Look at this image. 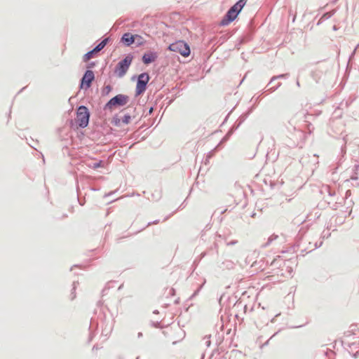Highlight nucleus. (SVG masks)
<instances>
[{
	"instance_id": "nucleus-1",
	"label": "nucleus",
	"mask_w": 359,
	"mask_h": 359,
	"mask_svg": "<svg viewBox=\"0 0 359 359\" xmlns=\"http://www.w3.org/2000/svg\"><path fill=\"white\" fill-rule=\"evenodd\" d=\"M247 1L248 0H238L231 6L219 22V25L223 27L227 26L234 21L245 6Z\"/></svg>"
},
{
	"instance_id": "nucleus-2",
	"label": "nucleus",
	"mask_w": 359,
	"mask_h": 359,
	"mask_svg": "<svg viewBox=\"0 0 359 359\" xmlns=\"http://www.w3.org/2000/svg\"><path fill=\"white\" fill-rule=\"evenodd\" d=\"M150 76L148 72H142L138 75H134L131 80L134 81L137 80L136 87H135V96L137 97L140 95H142L147 90L148 83L150 81Z\"/></svg>"
},
{
	"instance_id": "nucleus-3",
	"label": "nucleus",
	"mask_w": 359,
	"mask_h": 359,
	"mask_svg": "<svg viewBox=\"0 0 359 359\" xmlns=\"http://www.w3.org/2000/svg\"><path fill=\"white\" fill-rule=\"evenodd\" d=\"M130 97L127 95L118 94L111 97L103 107L104 111H112L115 108L124 107L129 102Z\"/></svg>"
},
{
	"instance_id": "nucleus-4",
	"label": "nucleus",
	"mask_w": 359,
	"mask_h": 359,
	"mask_svg": "<svg viewBox=\"0 0 359 359\" xmlns=\"http://www.w3.org/2000/svg\"><path fill=\"white\" fill-rule=\"evenodd\" d=\"M133 58V55L128 53L116 64L114 68V73L118 77L122 78L126 75Z\"/></svg>"
},
{
	"instance_id": "nucleus-5",
	"label": "nucleus",
	"mask_w": 359,
	"mask_h": 359,
	"mask_svg": "<svg viewBox=\"0 0 359 359\" xmlns=\"http://www.w3.org/2000/svg\"><path fill=\"white\" fill-rule=\"evenodd\" d=\"M76 121L81 128H86L90 121V112L88 108L85 105H80L76 109Z\"/></svg>"
},
{
	"instance_id": "nucleus-6",
	"label": "nucleus",
	"mask_w": 359,
	"mask_h": 359,
	"mask_svg": "<svg viewBox=\"0 0 359 359\" xmlns=\"http://www.w3.org/2000/svg\"><path fill=\"white\" fill-rule=\"evenodd\" d=\"M99 325L102 327V334L107 336L113 329L114 323L111 317L107 318L106 314L102 312L98 316V320L95 323V327H97Z\"/></svg>"
},
{
	"instance_id": "nucleus-7",
	"label": "nucleus",
	"mask_w": 359,
	"mask_h": 359,
	"mask_svg": "<svg viewBox=\"0 0 359 359\" xmlns=\"http://www.w3.org/2000/svg\"><path fill=\"white\" fill-rule=\"evenodd\" d=\"M168 49L172 52L179 53L182 56L187 57L191 54L189 45L184 41L180 40L170 43Z\"/></svg>"
},
{
	"instance_id": "nucleus-8",
	"label": "nucleus",
	"mask_w": 359,
	"mask_h": 359,
	"mask_svg": "<svg viewBox=\"0 0 359 359\" xmlns=\"http://www.w3.org/2000/svg\"><path fill=\"white\" fill-rule=\"evenodd\" d=\"M95 80V74L91 69H86L79 81V88L87 90Z\"/></svg>"
},
{
	"instance_id": "nucleus-9",
	"label": "nucleus",
	"mask_w": 359,
	"mask_h": 359,
	"mask_svg": "<svg viewBox=\"0 0 359 359\" xmlns=\"http://www.w3.org/2000/svg\"><path fill=\"white\" fill-rule=\"evenodd\" d=\"M158 57V53L154 50L147 51L142 56V62L144 65H148L155 62Z\"/></svg>"
},
{
	"instance_id": "nucleus-10",
	"label": "nucleus",
	"mask_w": 359,
	"mask_h": 359,
	"mask_svg": "<svg viewBox=\"0 0 359 359\" xmlns=\"http://www.w3.org/2000/svg\"><path fill=\"white\" fill-rule=\"evenodd\" d=\"M120 42L126 47L133 45L135 42V34L130 32L124 33L120 39Z\"/></svg>"
},
{
	"instance_id": "nucleus-11",
	"label": "nucleus",
	"mask_w": 359,
	"mask_h": 359,
	"mask_svg": "<svg viewBox=\"0 0 359 359\" xmlns=\"http://www.w3.org/2000/svg\"><path fill=\"white\" fill-rule=\"evenodd\" d=\"M254 108H255V106L251 107L247 112L241 114L239 116V118L237 119V121L232 126L234 128V130H237L241 126V125L245 121V119L248 118V116L252 113Z\"/></svg>"
},
{
	"instance_id": "nucleus-12",
	"label": "nucleus",
	"mask_w": 359,
	"mask_h": 359,
	"mask_svg": "<svg viewBox=\"0 0 359 359\" xmlns=\"http://www.w3.org/2000/svg\"><path fill=\"white\" fill-rule=\"evenodd\" d=\"M110 40V37L104 38L94 47V48L99 53L107 45Z\"/></svg>"
},
{
	"instance_id": "nucleus-13",
	"label": "nucleus",
	"mask_w": 359,
	"mask_h": 359,
	"mask_svg": "<svg viewBox=\"0 0 359 359\" xmlns=\"http://www.w3.org/2000/svg\"><path fill=\"white\" fill-rule=\"evenodd\" d=\"M97 53L98 52L93 48L83 55V62H87L90 58L95 57Z\"/></svg>"
},
{
	"instance_id": "nucleus-14",
	"label": "nucleus",
	"mask_w": 359,
	"mask_h": 359,
	"mask_svg": "<svg viewBox=\"0 0 359 359\" xmlns=\"http://www.w3.org/2000/svg\"><path fill=\"white\" fill-rule=\"evenodd\" d=\"M252 38V34L250 33H248L245 36H241L239 39H238V42L237 44H236V47L239 49V46H241L242 44L248 42V41H250Z\"/></svg>"
},
{
	"instance_id": "nucleus-15",
	"label": "nucleus",
	"mask_w": 359,
	"mask_h": 359,
	"mask_svg": "<svg viewBox=\"0 0 359 359\" xmlns=\"http://www.w3.org/2000/svg\"><path fill=\"white\" fill-rule=\"evenodd\" d=\"M236 130H234V128L232 126L226 133V134L223 137L221 141L218 143L217 146L221 147L222 144L226 142Z\"/></svg>"
},
{
	"instance_id": "nucleus-16",
	"label": "nucleus",
	"mask_w": 359,
	"mask_h": 359,
	"mask_svg": "<svg viewBox=\"0 0 359 359\" xmlns=\"http://www.w3.org/2000/svg\"><path fill=\"white\" fill-rule=\"evenodd\" d=\"M145 40L144 38L139 35V34H135V42L134 44L136 47H140L141 46H143L145 43Z\"/></svg>"
},
{
	"instance_id": "nucleus-17",
	"label": "nucleus",
	"mask_w": 359,
	"mask_h": 359,
	"mask_svg": "<svg viewBox=\"0 0 359 359\" xmlns=\"http://www.w3.org/2000/svg\"><path fill=\"white\" fill-rule=\"evenodd\" d=\"M334 13V11L332 12H326L323 14V15L320 17V20L317 22V25H320L323 21L330 18Z\"/></svg>"
},
{
	"instance_id": "nucleus-18",
	"label": "nucleus",
	"mask_w": 359,
	"mask_h": 359,
	"mask_svg": "<svg viewBox=\"0 0 359 359\" xmlns=\"http://www.w3.org/2000/svg\"><path fill=\"white\" fill-rule=\"evenodd\" d=\"M289 75L290 74L288 73H285V74H278L276 76H273L271 78L268 85L272 83L274 81L279 79H286L289 77Z\"/></svg>"
},
{
	"instance_id": "nucleus-19",
	"label": "nucleus",
	"mask_w": 359,
	"mask_h": 359,
	"mask_svg": "<svg viewBox=\"0 0 359 359\" xmlns=\"http://www.w3.org/2000/svg\"><path fill=\"white\" fill-rule=\"evenodd\" d=\"M358 169H359V163L355 164L352 169V174L350 177L351 180H357L358 179Z\"/></svg>"
},
{
	"instance_id": "nucleus-20",
	"label": "nucleus",
	"mask_w": 359,
	"mask_h": 359,
	"mask_svg": "<svg viewBox=\"0 0 359 359\" xmlns=\"http://www.w3.org/2000/svg\"><path fill=\"white\" fill-rule=\"evenodd\" d=\"M358 330V327H357V325L355 324H352L351 326H350V330H348V331H346L344 334L346 337H350L353 334H355V332Z\"/></svg>"
},
{
	"instance_id": "nucleus-21",
	"label": "nucleus",
	"mask_w": 359,
	"mask_h": 359,
	"mask_svg": "<svg viewBox=\"0 0 359 359\" xmlns=\"http://www.w3.org/2000/svg\"><path fill=\"white\" fill-rule=\"evenodd\" d=\"M121 123V118H119L118 114H115L111 120V123L116 127H120Z\"/></svg>"
},
{
	"instance_id": "nucleus-22",
	"label": "nucleus",
	"mask_w": 359,
	"mask_h": 359,
	"mask_svg": "<svg viewBox=\"0 0 359 359\" xmlns=\"http://www.w3.org/2000/svg\"><path fill=\"white\" fill-rule=\"evenodd\" d=\"M113 88L111 85H107L101 90V95L102 97L107 96L112 90Z\"/></svg>"
},
{
	"instance_id": "nucleus-23",
	"label": "nucleus",
	"mask_w": 359,
	"mask_h": 359,
	"mask_svg": "<svg viewBox=\"0 0 359 359\" xmlns=\"http://www.w3.org/2000/svg\"><path fill=\"white\" fill-rule=\"evenodd\" d=\"M278 235H276L275 233L272 234L271 236H270L269 237L267 242L266 243L263 244L262 247V248L268 247L272 243V241L276 240L278 238Z\"/></svg>"
},
{
	"instance_id": "nucleus-24",
	"label": "nucleus",
	"mask_w": 359,
	"mask_h": 359,
	"mask_svg": "<svg viewBox=\"0 0 359 359\" xmlns=\"http://www.w3.org/2000/svg\"><path fill=\"white\" fill-rule=\"evenodd\" d=\"M89 167L93 169H97L98 168H102L104 167V161L102 160H100L97 162L93 163L92 164L89 165Z\"/></svg>"
},
{
	"instance_id": "nucleus-25",
	"label": "nucleus",
	"mask_w": 359,
	"mask_h": 359,
	"mask_svg": "<svg viewBox=\"0 0 359 359\" xmlns=\"http://www.w3.org/2000/svg\"><path fill=\"white\" fill-rule=\"evenodd\" d=\"M221 268H226L228 269H232L233 267V262L230 260H226L222 263Z\"/></svg>"
},
{
	"instance_id": "nucleus-26",
	"label": "nucleus",
	"mask_w": 359,
	"mask_h": 359,
	"mask_svg": "<svg viewBox=\"0 0 359 359\" xmlns=\"http://www.w3.org/2000/svg\"><path fill=\"white\" fill-rule=\"evenodd\" d=\"M77 285H79V282L78 281H74L73 282V287H72V292H71V294H70V299L72 301L74 300L76 298V289Z\"/></svg>"
},
{
	"instance_id": "nucleus-27",
	"label": "nucleus",
	"mask_w": 359,
	"mask_h": 359,
	"mask_svg": "<svg viewBox=\"0 0 359 359\" xmlns=\"http://www.w3.org/2000/svg\"><path fill=\"white\" fill-rule=\"evenodd\" d=\"M130 120H131V116L129 114H125L121 118V122H122V123H123L125 125H128L130 122Z\"/></svg>"
},
{
	"instance_id": "nucleus-28",
	"label": "nucleus",
	"mask_w": 359,
	"mask_h": 359,
	"mask_svg": "<svg viewBox=\"0 0 359 359\" xmlns=\"http://www.w3.org/2000/svg\"><path fill=\"white\" fill-rule=\"evenodd\" d=\"M151 197L155 201H158L161 198V192L156 191L151 194Z\"/></svg>"
},
{
	"instance_id": "nucleus-29",
	"label": "nucleus",
	"mask_w": 359,
	"mask_h": 359,
	"mask_svg": "<svg viewBox=\"0 0 359 359\" xmlns=\"http://www.w3.org/2000/svg\"><path fill=\"white\" fill-rule=\"evenodd\" d=\"M219 148H220V147H219V146H217H217H216V147H215L212 150H211L210 151H209V152H208V155H207V159H208V158H212V157L214 156V154H215V151H217V150H219Z\"/></svg>"
},
{
	"instance_id": "nucleus-30",
	"label": "nucleus",
	"mask_w": 359,
	"mask_h": 359,
	"mask_svg": "<svg viewBox=\"0 0 359 359\" xmlns=\"http://www.w3.org/2000/svg\"><path fill=\"white\" fill-rule=\"evenodd\" d=\"M281 84L282 83L280 82H278V83H276V85L275 86L268 88L266 90V91L271 93L274 92L275 90H276L279 87H280Z\"/></svg>"
},
{
	"instance_id": "nucleus-31",
	"label": "nucleus",
	"mask_w": 359,
	"mask_h": 359,
	"mask_svg": "<svg viewBox=\"0 0 359 359\" xmlns=\"http://www.w3.org/2000/svg\"><path fill=\"white\" fill-rule=\"evenodd\" d=\"M94 323H95V320L94 318H91V320H90V327H89V330H92L93 326H94ZM93 337V334L92 333V331H90V337H89V341H91Z\"/></svg>"
},
{
	"instance_id": "nucleus-32",
	"label": "nucleus",
	"mask_w": 359,
	"mask_h": 359,
	"mask_svg": "<svg viewBox=\"0 0 359 359\" xmlns=\"http://www.w3.org/2000/svg\"><path fill=\"white\" fill-rule=\"evenodd\" d=\"M219 353L217 351H213L210 355V359H223V357H219Z\"/></svg>"
},
{
	"instance_id": "nucleus-33",
	"label": "nucleus",
	"mask_w": 359,
	"mask_h": 359,
	"mask_svg": "<svg viewBox=\"0 0 359 359\" xmlns=\"http://www.w3.org/2000/svg\"><path fill=\"white\" fill-rule=\"evenodd\" d=\"M96 65V62L92 61L87 64L86 69H91Z\"/></svg>"
},
{
	"instance_id": "nucleus-34",
	"label": "nucleus",
	"mask_w": 359,
	"mask_h": 359,
	"mask_svg": "<svg viewBox=\"0 0 359 359\" xmlns=\"http://www.w3.org/2000/svg\"><path fill=\"white\" fill-rule=\"evenodd\" d=\"M210 336H205L204 337L205 344L208 347H209L211 344V341H210Z\"/></svg>"
},
{
	"instance_id": "nucleus-35",
	"label": "nucleus",
	"mask_w": 359,
	"mask_h": 359,
	"mask_svg": "<svg viewBox=\"0 0 359 359\" xmlns=\"http://www.w3.org/2000/svg\"><path fill=\"white\" fill-rule=\"evenodd\" d=\"M151 325L154 327L159 328V327H161V323L158 321H156V322L151 321Z\"/></svg>"
},
{
	"instance_id": "nucleus-36",
	"label": "nucleus",
	"mask_w": 359,
	"mask_h": 359,
	"mask_svg": "<svg viewBox=\"0 0 359 359\" xmlns=\"http://www.w3.org/2000/svg\"><path fill=\"white\" fill-rule=\"evenodd\" d=\"M328 195L330 196H334L336 195V192L334 190H332L329 187H327Z\"/></svg>"
},
{
	"instance_id": "nucleus-37",
	"label": "nucleus",
	"mask_w": 359,
	"mask_h": 359,
	"mask_svg": "<svg viewBox=\"0 0 359 359\" xmlns=\"http://www.w3.org/2000/svg\"><path fill=\"white\" fill-rule=\"evenodd\" d=\"M159 223V219H156V220H154L153 222H148L147 226H151V224H157Z\"/></svg>"
},
{
	"instance_id": "nucleus-38",
	"label": "nucleus",
	"mask_w": 359,
	"mask_h": 359,
	"mask_svg": "<svg viewBox=\"0 0 359 359\" xmlns=\"http://www.w3.org/2000/svg\"><path fill=\"white\" fill-rule=\"evenodd\" d=\"M355 53H356V48H354L353 51L351 53V54L349 56V58H348L349 61L354 57Z\"/></svg>"
},
{
	"instance_id": "nucleus-39",
	"label": "nucleus",
	"mask_w": 359,
	"mask_h": 359,
	"mask_svg": "<svg viewBox=\"0 0 359 359\" xmlns=\"http://www.w3.org/2000/svg\"><path fill=\"white\" fill-rule=\"evenodd\" d=\"M154 107H151L149 109L148 112L145 114V116H147L148 115L151 114H152V112L154 111Z\"/></svg>"
},
{
	"instance_id": "nucleus-40",
	"label": "nucleus",
	"mask_w": 359,
	"mask_h": 359,
	"mask_svg": "<svg viewBox=\"0 0 359 359\" xmlns=\"http://www.w3.org/2000/svg\"><path fill=\"white\" fill-rule=\"evenodd\" d=\"M351 195V190H347L345 194V199L346 200Z\"/></svg>"
},
{
	"instance_id": "nucleus-41",
	"label": "nucleus",
	"mask_w": 359,
	"mask_h": 359,
	"mask_svg": "<svg viewBox=\"0 0 359 359\" xmlns=\"http://www.w3.org/2000/svg\"><path fill=\"white\" fill-rule=\"evenodd\" d=\"M201 287H202V285H201V286H200V287H198V289H197V290L194 292V294H192L191 297H195L196 295H197V294H198V293L199 292V291L201 290Z\"/></svg>"
},
{
	"instance_id": "nucleus-42",
	"label": "nucleus",
	"mask_w": 359,
	"mask_h": 359,
	"mask_svg": "<svg viewBox=\"0 0 359 359\" xmlns=\"http://www.w3.org/2000/svg\"><path fill=\"white\" fill-rule=\"evenodd\" d=\"M276 262H277V259H274L271 262V266H277Z\"/></svg>"
},
{
	"instance_id": "nucleus-43",
	"label": "nucleus",
	"mask_w": 359,
	"mask_h": 359,
	"mask_svg": "<svg viewBox=\"0 0 359 359\" xmlns=\"http://www.w3.org/2000/svg\"><path fill=\"white\" fill-rule=\"evenodd\" d=\"M236 243H237V241H231L229 243H228L227 245H235Z\"/></svg>"
},
{
	"instance_id": "nucleus-44",
	"label": "nucleus",
	"mask_w": 359,
	"mask_h": 359,
	"mask_svg": "<svg viewBox=\"0 0 359 359\" xmlns=\"http://www.w3.org/2000/svg\"><path fill=\"white\" fill-rule=\"evenodd\" d=\"M78 201L79 203V204L83 206L84 205V201H81L79 197L78 196Z\"/></svg>"
},
{
	"instance_id": "nucleus-45",
	"label": "nucleus",
	"mask_w": 359,
	"mask_h": 359,
	"mask_svg": "<svg viewBox=\"0 0 359 359\" xmlns=\"http://www.w3.org/2000/svg\"><path fill=\"white\" fill-rule=\"evenodd\" d=\"M106 290H107V288H106V287H105V288H104V289L102 290V295H104V294H105V292H106Z\"/></svg>"
},
{
	"instance_id": "nucleus-46",
	"label": "nucleus",
	"mask_w": 359,
	"mask_h": 359,
	"mask_svg": "<svg viewBox=\"0 0 359 359\" xmlns=\"http://www.w3.org/2000/svg\"><path fill=\"white\" fill-rule=\"evenodd\" d=\"M137 337H138V338H140L141 337H142V332H139L138 334H137Z\"/></svg>"
},
{
	"instance_id": "nucleus-47",
	"label": "nucleus",
	"mask_w": 359,
	"mask_h": 359,
	"mask_svg": "<svg viewBox=\"0 0 359 359\" xmlns=\"http://www.w3.org/2000/svg\"><path fill=\"white\" fill-rule=\"evenodd\" d=\"M206 253L205 252H203L201 255V257H204L205 256Z\"/></svg>"
},
{
	"instance_id": "nucleus-48",
	"label": "nucleus",
	"mask_w": 359,
	"mask_h": 359,
	"mask_svg": "<svg viewBox=\"0 0 359 359\" xmlns=\"http://www.w3.org/2000/svg\"><path fill=\"white\" fill-rule=\"evenodd\" d=\"M333 30H334V31L337 30V27L336 25L333 26Z\"/></svg>"
},
{
	"instance_id": "nucleus-49",
	"label": "nucleus",
	"mask_w": 359,
	"mask_h": 359,
	"mask_svg": "<svg viewBox=\"0 0 359 359\" xmlns=\"http://www.w3.org/2000/svg\"><path fill=\"white\" fill-rule=\"evenodd\" d=\"M296 84L298 87L300 86V83H299V81L297 80V82H296Z\"/></svg>"
},
{
	"instance_id": "nucleus-50",
	"label": "nucleus",
	"mask_w": 359,
	"mask_h": 359,
	"mask_svg": "<svg viewBox=\"0 0 359 359\" xmlns=\"http://www.w3.org/2000/svg\"><path fill=\"white\" fill-rule=\"evenodd\" d=\"M153 313H155V314H157V313H158V310H154Z\"/></svg>"
},
{
	"instance_id": "nucleus-51",
	"label": "nucleus",
	"mask_w": 359,
	"mask_h": 359,
	"mask_svg": "<svg viewBox=\"0 0 359 359\" xmlns=\"http://www.w3.org/2000/svg\"><path fill=\"white\" fill-rule=\"evenodd\" d=\"M229 114H230V113H229L228 115H226L224 121L227 119V118L229 117Z\"/></svg>"
},
{
	"instance_id": "nucleus-52",
	"label": "nucleus",
	"mask_w": 359,
	"mask_h": 359,
	"mask_svg": "<svg viewBox=\"0 0 359 359\" xmlns=\"http://www.w3.org/2000/svg\"><path fill=\"white\" fill-rule=\"evenodd\" d=\"M298 133H300V135L302 134V131L301 130H298Z\"/></svg>"
},
{
	"instance_id": "nucleus-53",
	"label": "nucleus",
	"mask_w": 359,
	"mask_h": 359,
	"mask_svg": "<svg viewBox=\"0 0 359 359\" xmlns=\"http://www.w3.org/2000/svg\"><path fill=\"white\" fill-rule=\"evenodd\" d=\"M358 353L357 352V353H355L353 355V356L355 358V357H357V355H358Z\"/></svg>"
},
{
	"instance_id": "nucleus-54",
	"label": "nucleus",
	"mask_w": 359,
	"mask_h": 359,
	"mask_svg": "<svg viewBox=\"0 0 359 359\" xmlns=\"http://www.w3.org/2000/svg\"><path fill=\"white\" fill-rule=\"evenodd\" d=\"M295 18H296V15H294V17H293V20H292V21H293V22H294Z\"/></svg>"
},
{
	"instance_id": "nucleus-55",
	"label": "nucleus",
	"mask_w": 359,
	"mask_h": 359,
	"mask_svg": "<svg viewBox=\"0 0 359 359\" xmlns=\"http://www.w3.org/2000/svg\"><path fill=\"white\" fill-rule=\"evenodd\" d=\"M11 111L10 110L9 114H8V118L11 117Z\"/></svg>"
},
{
	"instance_id": "nucleus-56",
	"label": "nucleus",
	"mask_w": 359,
	"mask_h": 359,
	"mask_svg": "<svg viewBox=\"0 0 359 359\" xmlns=\"http://www.w3.org/2000/svg\"><path fill=\"white\" fill-rule=\"evenodd\" d=\"M359 48V43L355 46L356 50Z\"/></svg>"
},
{
	"instance_id": "nucleus-57",
	"label": "nucleus",
	"mask_w": 359,
	"mask_h": 359,
	"mask_svg": "<svg viewBox=\"0 0 359 359\" xmlns=\"http://www.w3.org/2000/svg\"><path fill=\"white\" fill-rule=\"evenodd\" d=\"M259 97H257L256 99H255V102H257L259 100Z\"/></svg>"
},
{
	"instance_id": "nucleus-58",
	"label": "nucleus",
	"mask_w": 359,
	"mask_h": 359,
	"mask_svg": "<svg viewBox=\"0 0 359 359\" xmlns=\"http://www.w3.org/2000/svg\"><path fill=\"white\" fill-rule=\"evenodd\" d=\"M226 209H225L224 210H222V211L221 212V213H222V214H223V213H224V212H226Z\"/></svg>"
},
{
	"instance_id": "nucleus-59",
	"label": "nucleus",
	"mask_w": 359,
	"mask_h": 359,
	"mask_svg": "<svg viewBox=\"0 0 359 359\" xmlns=\"http://www.w3.org/2000/svg\"><path fill=\"white\" fill-rule=\"evenodd\" d=\"M175 292V290L174 289H172L171 290V293H174Z\"/></svg>"
},
{
	"instance_id": "nucleus-60",
	"label": "nucleus",
	"mask_w": 359,
	"mask_h": 359,
	"mask_svg": "<svg viewBox=\"0 0 359 359\" xmlns=\"http://www.w3.org/2000/svg\"><path fill=\"white\" fill-rule=\"evenodd\" d=\"M255 215V213H252V215H251L252 217H254Z\"/></svg>"
},
{
	"instance_id": "nucleus-61",
	"label": "nucleus",
	"mask_w": 359,
	"mask_h": 359,
	"mask_svg": "<svg viewBox=\"0 0 359 359\" xmlns=\"http://www.w3.org/2000/svg\"><path fill=\"white\" fill-rule=\"evenodd\" d=\"M112 193H109L108 194H106L105 196L111 195Z\"/></svg>"
},
{
	"instance_id": "nucleus-62",
	"label": "nucleus",
	"mask_w": 359,
	"mask_h": 359,
	"mask_svg": "<svg viewBox=\"0 0 359 359\" xmlns=\"http://www.w3.org/2000/svg\"><path fill=\"white\" fill-rule=\"evenodd\" d=\"M24 89H25V88H22V89H20L19 93L22 92Z\"/></svg>"
},
{
	"instance_id": "nucleus-63",
	"label": "nucleus",
	"mask_w": 359,
	"mask_h": 359,
	"mask_svg": "<svg viewBox=\"0 0 359 359\" xmlns=\"http://www.w3.org/2000/svg\"><path fill=\"white\" fill-rule=\"evenodd\" d=\"M169 217H166L165 219H164V221L167 220L168 219Z\"/></svg>"
},
{
	"instance_id": "nucleus-64",
	"label": "nucleus",
	"mask_w": 359,
	"mask_h": 359,
	"mask_svg": "<svg viewBox=\"0 0 359 359\" xmlns=\"http://www.w3.org/2000/svg\"><path fill=\"white\" fill-rule=\"evenodd\" d=\"M93 349H97V347H95V346H93Z\"/></svg>"
}]
</instances>
